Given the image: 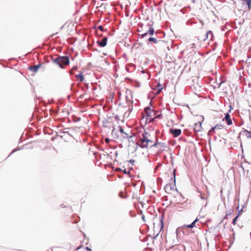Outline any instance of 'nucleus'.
I'll list each match as a JSON object with an SVG mask.
<instances>
[{
  "label": "nucleus",
  "instance_id": "1",
  "mask_svg": "<svg viewBox=\"0 0 251 251\" xmlns=\"http://www.w3.org/2000/svg\"><path fill=\"white\" fill-rule=\"evenodd\" d=\"M142 137L138 141L136 144L142 149L147 148L149 146L151 147H158L159 146L161 145V143H158L157 142L154 144H152V142L151 140V136L147 132L145 131L142 134Z\"/></svg>",
  "mask_w": 251,
  "mask_h": 251
},
{
  "label": "nucleus",
  "instance_id": "2",
  "mask_svg": "<svg viewBox=\"0 0 251 251\" xmlns=\"http://www.w3.org/2000/svg\"><path fill=\"white\" fill-rule=\"evenodd\" d=\"M115 130V128L112 130V134H116L118 137L122 138L123 142L128 140L129 138H131L133 135H134V134L132 133L130 130L129 129L125 130L122 126H118L117 130Z\"/></svg>",
  "mask_w": 251,
  "mask_h": 251
},
{
  "label": "nucleus",
  "instance_id": "3",
  "mask_svg": "<svg viewBox=\"0 0 251 251\" xmlns=\"http://www.w3.org/2000/svg\"><path fill=\"white\" fill-rule=\"evenodd\" d=\"M155 112L154 111H149V112H147V115H146V117L144 116L141 121V125L140 126H143V122H145V124H147V122L149 123L153 122L155 120Z\"/></svg>",
  "mask_w": 251,
  "mask_h": 251
},
{
  "label": "nucleus",
  "instance_id": "4",
  "mask_svg": "<svg viewBox=\"0 0 251 251\" xmlns=\"http://www.w3.org/2000/svg\"><path fill=\"white\" fill-rule=\"evenodd\" d=\"M229 109L228 112L225 114V117L223 118V121H226V124L228 126H230L232 124V120L230 118V115H229V113L231 112V110L233 109V107L231 105H229Z\"/></svg>",
  "mask_w": 251,
  "mask_h": 251
},
{
  "label": "nucleus",
  "instance_id": "5",
  "mask_svg": "<svg viewBox=\"0 0 251 251\" xmlns=\"http://www.w3.org/2000/svg\"><path fill=\"white\" fill-rule=\"evenodd\" d=\"M174 184H167L165 187H164V189L165 190V191L168 193H169L173 189H174V187L175 186V184H176V178H175V173H174Z\"/></svg>",
  "mask_w": 251,
  "mask_h": 251
},
{
  "label": "nucleus",
  "instance_id": "6",
  "mask_svg": "<svg viewBox=\"0 0 251 251\" xmlns=\"http://www.w3.org/2000/svg\"><path fill=\"white\" fill-rule=\"evenodd\" d=\"M42 65V63H39V64H38L35 66H28V70L35 73H36L38 72V71L41 68Z\"/></svg>",
  "mask_w": 251,
  "mask_h": 251
},
{
  "label": "nucleus",
  "instance_id": "7",
  "mask_svg": "<svg viewBox=\"0 0 251 251\" xmlns=\"http://www.w3.org/2000/svg\"><path fill=\"white\" fill-rule=\"evenodd\" d=\"M60 63L62 64L63 63L64 64L69 65L70 64V59L69 56H60Z\"/></svg>",
  "mask_w": 251,
  "mask_h": 251
},
{
  "label": "nucleus",
  "instance_id": "8",
  "mask_svg": "<svg viewBox=\"0 0 251 251\" xmlns=\"http://www.w3.org/2000/svg\"><path fill=\"white\" fill-rule=\"evenodd\" d=\"M170 132L174 137H176L181 134V130L180 129L171 128Z\"/></svg>",
  "mask_w": 251,
  "mask_h": 251
},
{
  "label": "nucleus",
  "instance_id": "9",
  "mask_svg": "<svg viewBox=\"0 0 251 251\" xmlns=\"http://www.w3.org/2000/svg\"><path fill=\"white\" fill-rule=\"evenodd\" d=\"M108 38L107 37H104L101 41L98 40L97 43L100 47H104L107 45Z\"/></svg>",
  "mask_w": 251,
  "mask_h": 251
},
{
  "label": "nucleus",
  "instance_id": "10",
  "mask_svg": "<svg viewBox=\"0 0 251 251\" xmlns=\"http://www.w3.org/2000/svg\"><path fill=\"white\" fill-rule=\"evenodd\" d=\"M126 102L128 104V106H129V108H128V111H129V113H130L131 112V111H132V109H133V100H130L127 96H126Z\"/></svg>",
  "mask_w": 251,
  "mask_h": 251
},
{
  "label": "nucleus",
  "instance_id": "11",
  "mask_svg": "<svg viewBox=\"0 0 251 251\" xmlns=\"http://www.w3.org/2000/svg\"><path fill=\"white\" fill-rule=\"evenodd\" d=\"M60 56L56 57V58H52V61L53 63L57 64L60 68L64 69V67L62 64H60Z\"/></svg>",
  "mask_w": 251,
  "mask_h": 251
},
{
  "label": "nucleus",
  "instance_id": "12",
  "mask_svg": "<svg viewBox=\"0 0 251 251\" xmlns=\"http://www.w3.org/2000/svg\"><path fill=\"white\" fill-rule=\"evenodd\" d=\"M163 89L164 88H158V87L155 86L154 88H153L152 93H153L155 96H156L159 94Z\"/></svg>",
  "mask_w": 251,
  "mask_h": 251
},
{
  "label": "nucleus",
  "instance_id": "13",
  "mask_svg": "<svg viewBox=\"0 0 251 251\" xmlns=\"http://www.w3.org/2000/svg\"><path fill=\"white\" fill-rule=\"evenodd\" d=\"M209 34H211V41L213 40L214 39V35L213 32L211 30H208L206 32L205 34V38H204L203 40L205 41L206 39H208L209 38Z\"/></svg>",
  "mask_w": 251,
  "mask_h": 251
},
{
  "label": "nucleus",
  "instance_id": "14",
  "mask_svg": "<svg viewBox=\"0 0 251 251\" xmlns=\"http://www.w3.org/2000/svg\"><path fill=\"white\" fill-rule=\"evenodd\" d=\"M148 42H153L154 44H156V43H157L159 42H163V41L160 40H157V39L155 37H149L148 38Z\"/></svg>",
  "mask_w": 251,
  "mask_h": 251
},
{
  "label": "nucleus",
  "instance_id": "15",
  "mask_svg": "<svg viewBox=\"0 0 251 251\" xmlns=\"http://www.w3.org/2000/svg\"><path fill=\"white\" fill-rule=\"evenodd\" d=\"M204 120V117L203 116H200L199 117V121L197 123H195L193 126H198V124H199V126H201L202 123Z\"/></svg>",
  "mask_w": 251,
  "mask_h": 251
},
{
  "label": "nucleus",
  "instance_id": "16",
  "mask_svg": "<svg viewBox=\"0 0 251 251\" xmlns=\"http://www.w3.org/2000/svg\"><path fill=\"white\" fill-rule=\"evenodd\" d=\"M75 77L77 78L79 81L80 82H83L84 80V77L83 75L82 72H80L78 75H76Z\"/></svg>",
  "mask_w": 251,
  "mask_h": 251
},
{
  "label": "nucleus",
  "instance_id": "17",
  "mask_svg": "<svg viewBox=\"0 0 251 251\" xmlns=\"http://www.w3.org/2000/svg\"><path fill=\"white\" fill-rule=\"evenodd\" d=\"M242 134L246 136L247 138H251V131L244 129Z\"/></svg>",
  "mask_w": 251,
  "mask_h": 251
},
{
  "label": "nucleus",
  "instance_id": "18",
  "mask_svg": "<svg viewBox=\"0 0 251 251\" xmlns=\"http://www.w3.org/2000/svg\"><path fill=\"white\" fill-rule=\"evenodd\" d=\"M154 32V29L152 27H150L149 30L147 31L148 34H149L150 35H153Z\"/></svg>",
  "mask_w": 251,
  "mask_h": 251
},
{
  "label": "nucleus",
  "instance_id": "19",
  "mask_svg": "<svg viewBox=\"0 0 251 251\" xmlns=\"http://www.w3.org/2000/svg\"><path fill=\"white\" fill-rule=\"evenodd\" d=\"M191 127L196 132L201 131L202 128V126H191Z\"/></svg>",
  "mask_w": 251,
  "mask_h": 251
},
{
  "label": "nucleus",
  "instance_id": "20",
  "mask_svg": "<svg viewBox=\"0 0 251 251\" xmlns=\"http://www.w3.org/2000/svg\"><path fill=\"white\" fill-rule=\"evenodd\" d=\"M155 112V119H162V114L160 112L159 113H158V112Z\"/></svg>",
  "mask_w": 251,
  "mask_h": 251
},
{
  "label": "nucleus",
  "instance_id": "21",
  "mask_svg": "<svg viewBox=\"0 0 251 251\" xmlns=\"http://www.w3.org/2000/svg\"><path fill=\"white\" fill-rule=\"evenodd\" d=\"M63 132L68 133L69 135H71L72 129L71 128H65L63 129Z\"/></svg>",
  "mask_w": 251,
  "mask_h": 251
},
{
  "label": "nucleus",
  "instance_id": "22",
  "mask_svg": "<svg viewBox=\"0 0 251 251\" xmlns=\"http://www.w3.org/2000/svg\"><path fill=\"white\" fill-rule=\"evenodd\" d=\"M144 111L145 112L146 115H147V112H149V111H153V110L151 109L150 106H148L144 108Z\"/></svg>",
  "mask_w": 251,
  "mask_h": 251
},
{
  "label": "nucleus",
  "instance_id": "23",
  "mask_svg": "<svg viewBox=\"0 0 251 251\" xmlns=\"http://www.w3.org/2000/svg\"><path fill=\"white\" fill-rule=\"evenodd\" d=\"M78 69V66H74L71 70L69 71V74L71 75H73V73L72 72L73 71H76Z\"/></svg>",
  "mask_w": 251,
  "mask_h": 251
},
{
  "label": "nucleus",
  "instance_id": "24",
  "mask_svg": "<svg viewBox=\"0 0 251 251\" xmlns=\"http://www.w3.org/2000/svg\"><path fill=\"white\" fill-rule=\"evenodd\" d=\"M219 127L220 126H214L213 128H212L209 131V134H211L212 135L213 134V132H214V129L216 128V127ZM219 129H220V128H218Z\"/></svg>",
  "mask_w": 251,
  "mask_h": 251
},
{
  "label": "nucleus",
  "instance_id": "25",
  "mask_svg": "<svg viewBox=\"0 0 251 251\" xmlns=\"http://www.w3.org/2000/svg\"><path fill=\"white\" fill-rule=\"evenodd\" d=\"M160 228L161 229L163 227V217H161L160 219Z\"/></svg>",
  "mask_w": 251,
  "mask_h": 251
},
{
  "label": "nucleus",
  "instance_id": "26",
  "mask_svg": "<svg viewBox=\"0 0 251 251\" xmlns=\"http://www.w3.org/2000/svg\"><path fill=\"white\" fill-rule=\"evenodd\" d=\"M218 45V44L217 42H215L214 44L212 46V50H215L216 48H217Z\"/></svg>",
  "mask_w": 251,
  "mask_h": 251
},
{
  "label": "nucleus",
  "instance_id": "27",
  "mask_svg": "<svg viewBox=\"0 0 251 251\" xmlns=\"http://www.w3.org/2000/svg\"><path fill=\"white\" fill-rule=\"evenodd\" d=\"M199 221L198 219H196L194 222H193L191 225L193 226V227H195L196 226V222Z\"/></svg>",
  "mask_w": 251,
  "mask_h": 251
},
{
  "label": "nucleus",
  "instance_id": "28",
  "mask_svg": "<svg viewBox=\"0 0 251 251\" xmlns=\"http://www.w3.org/2000/svg\"><path fill=\"white\" fill-rule=\"evenodd\" d=\"M148 35V33L146 32L143 34H139V36L141 37V38H144L146 35Z\"/></svg>",
  "mask_w": 251,
  "mask_h": 251
},
{
  "label": "nucleus",
  "instance_id": "29",
  "mask_svg": "<svg viewBox=\"0 0 251 251\" xmlns=\"http://www.w3.org/2000/svg\"><path fill=\"white\" fill-rule=\"evenodd\" d=\"M238 216H239V215H237L235 218L233 219L232 222V224L235 225L236 220H237V218H238Z\"/></svg>",
  "mask_w": 251,
  "mask_h": 251
},
{
  "label": "nucleus",
  "instance_id": "30",
  "mask_svg": "<svg viewBox=\"0 0 251 251\" xmlns=\"http://www.w3.org/2000/svg\"><path fill=\"white\" fill-rule=\"evenodd\" d=\"M88 88H89V85H88V84H86L85 85V86L84 87V88H82V89H83V90H85V89L87 90V89H88Z\"/></svg>",
  "mask_w": 251,
  "mask_h": 251
},
{
  "label": "nucleus",
  "instance_id": "31",
  "mask_svg": "<svg viewBox=\"0 0 251 251\" xmlns=\"http://www.w3.org/2000/svg\"><path fill=\"white\" fill-rule=\"evenodd\" d=\"M185 226L187 228H193V226L191 225V224L188 225H185V226Z\"/></svg>",
  "mask_w": 251,
  "mask_h": 251
},
{
  "label": "nucleus",
  "instance_id": "32",
  "mask_svg": "<svg viewBox=\"0 0 251 251\" xmlns=\"http://www.w3.org/2000/svg\"><path fill=\"white\" fill-rule=\"evenodd\" d=\"M151 23H148L147 24V26L150 27H152L153 25V22L152 21L151 22Z\"/></svg>",
  "mask_w": 251,
  "mask_h": 251
},
{
  "label": "nucleus",
  "instance_id": "33",
  "mask_svg": "<svg viewBox=\"0 0 251 251\" xmlns=\"http://www.w3.org/2000/svg\"><path fill=\"white\" fill-rule=\"evenodd\" d=\"M84 95H85L84 94H82V95H80L79 96V97L78 98V99H82L84 98Z\"/></svg>",
  "mask_w": 251,
  "mask_h": 251
},
{
  "label": "nucleus",
  "instance_id": "34",
  "mask_svg": "<svg viewBox=\"0 0 251 251\" xmlns=\"http://www.w3.org/2000/svg\"><path fill=\"white\" fill-rule=\"evenodd\" d=\"M156 87H158V88H163L162 86V85L160 83H158L157 84V85L156 86Z\"/></svg>",
  "mask_w": 251,
  "mask_h": 251
},
{
  "label": "nucleus",
  "instance_id": "35",
  "mask_svg": "<svg viewBox=\"0 0 251 251\" xmlns=\"http://www.w3.org/2000/svg\"><path fill=\"white\" fill-rule=\"evenodd\" d=\"M124 173L126 174H128L129 173V171H127L126 170V169H125L124 171H123Z\"/></svg>",
  "mask_w": 251,
  "mask_h": 251
},
{
  "label": "nucleus",
  "instance_id": "36",
  "mask_svg": "<svg viewBox=\"0 0 251 251\" xmlns=\"http://www.w3.org/2000/svg\"><path fill=\"white\" fill-rule=\"evenodd\" d=\"M138 26H139L140 27L142 28V27H143V23H139V24H138Z\"/></svg>",
  "mask_w": 251,
  "mask_h": 251
},
{
  "label": "nucleus",
  "instance_id": "37",
  "mask_svg": "<svg viewBox=\"0 0 251 251\" xmlns=\"http://www.w3.org/2000/svg\"><path fill=\"white\" fill-rule=\"evenodd\" d=\"M200 197H201V198L202 200H204V199H206V197H205L204 196H203L202 194H201L200 195Z\"/></svg>",
  "mask_w": 251,
  "mask_h": 251
},
{
  "label": "nucleus",
  "instance_id": "38",
  "mask_svg": "<svg viewBox=\"0 0 251 251\" xmlns=\"http://www.w3.org/2000/svg\"><path fill=\"white\" fill-rule=\"evenodd\" d=\"M98 29L100 30H102L103 26L102 25H99L98 26Z\"/></svg>",
  "mask_w": 251,
  "mask_h": 251
},
{
  "label": "nucleus",
  "instance_id": "39",
  "mask_svg": "<svg viewBox=\"0 0 251 251\" xmlns=\"http://www.w3.org/2000/svg\"><path fill=\"white\" fill-rule=\"evenodd\" d=\"M80 120V118L79 117H76V119L75 120V122H76L77 121H79Z\"/></svg>",
  "mask_w": 251,
  "mask_h": 251
},
{
  "label": "nucleus",
  "instance_id": "40",
  "mask_svg": "<svg viewBox=\"0 0 251 251\" xmlns=\"http://www.w3.org/2000/svg\"><path fill=\"white\" fill-rule=\"evenodd\" d=\"M80 120V118L79 117H76V119L75 120V122H76L77 121H79Z\"/></svg>",
  "mask_w": 251,
  "mask_h": 251
},
{
  "label": "nucleus",
  "instance_id": "41",
  "mask_svg": "<svg viewBox=\"0 0 251 251\" xmlns=\"http://www.w3.org/2000/svg\"><path fill=\"white\" fill-rule=\"evenodd\" d=\"M148 99H151V100H153V98H151V95H148Z\"/></svg>",
  "mask_w": 251,
  "mask_h": 251
},
{
  "label": "nucleus",
  "instance_id": "42",
  "mask_svg": "<svg viewBox=\"0 0 251 251\" xmlns=\"http://www.w3.org/2000/svg\"><path fill=\"white\" fill-rule=\"evenodd\" d=\"M71 97V95H68V96H67V99H68V100H70Z\"/></svg>",
  "mask_w": 251,
  "mask_h": 251
},
{
  "label": "nucleus",
  "instance_id": "43",
  "mask_svg": "<svg viewBox=\"0 0 251 251\" xmlns=\"http://www.w3.org/2000/svg\"><path fill=\"white\" fill-rule=\"evenodd\" d=\"M105 142L106 143H108L109 142V139L108 138H106L105 139Z\"/></svg>",
  "mask_w": 251,
  "mask_h": 251
},
{
  "label": "nucleus",
  "instance_id": "44",
  "mask_svg": "<svg viewBox=\"0 0 251 251\" xmlns=\"http://www.w3.org/2000/svg\"><path fill=\"white\" fill-rule=\"evenodd\" d=\"M86 249L88 251H91V250L90 249H89L88 247H86Z\"/></svg>",
  "mask_w": 251,
  "mask_h": 251
},
{
  "label": "nucleus",
  "instance_id": "45",
  "mask_svg": "<svg viewBox=\"0 0 251 251\" xmlns=\"http://www.w3.org/2000/svg\"><path fill=\"white\" fill-rule=\"evenodd\" d=\"M224 82H225V81H221V82H220V84H219V86H220L222 83H224Z\"/></svg>",
  "mask_w": 251,
  "mask_h": 251
},
{
  "label": "nucleus",
  "instance_id": "46",
  "mask_svg": "<svg viewBox=\"0 0 251 251\" xmlns=\"http://www.w3.org/2000/svg\"><path fill=\"white\" fill-rule=\"evenodd\" d=\"M209 38H210V40H211V34H209Z\"/></svg>",
  "mask_w": 251,
  "mask_h": 251
},
{
  "label": "nucleus",
  "instance_id": "47",
  "mask_svg": "<svg viewBox=\"0 0 251 251\" xmlns=\"http://www.w3.org/2000/svg\"><path fill=\"white\" fill-rule=\"evenodd\" d=\"M239 25H242V23H241V22H240L239 23Z\"/></svg>",
  "mask_w": 251,
  "mask_h": 251
},
{
  "label": "nucleus",
  "instance_id": "48",
  "mask_svg": "<svg viewBox=\"0 0 251 251\" xmlns=\"http://www.w3.org/2000/svg\"><path fill=\"white\" fill-rule=\"evenodd\" d=\"M119 98H120V97H121V93H119Z\"/></svg>",
  "mask_w": 251,
  "mask_h": 251
},
{
  "label": "nucleus",
  "instance_id": "49",
  "mask_svg": "<svg viewBox=\"0 0 251 251\" xmlns=\"http://www.w3.org/2000/svg\"><path fill=\"white\" fill-rule=\"evenodd\" d=\"M43 103H44V104H45V105L46 104V102L45 101H43Z\"/></svg>",
  "mask_w": 251,
  "mask_h": 251
},
{
  "label": "nucleus",
  "instance_id": "50",
  "mask_svg": "<svg viewBox=\"0 0 251 251\" xmlns=\"http://www.w3.org/2000/svg\"><path fill=\"white\" fill-rule=\"evenodd\" d=\"M216 126H222L221 125H219L218 124H216Z\"/></svg>",
  "mask_w": 251,
  "mask_h": 251
},
{
  "label": "nucleus",
  "instance_id": "51",
  "mask_svg": "<svg viewBox=\"0 0 251 251\" xmlns=\"http://www.w3.org/2000/svg\"><path fill=\"white\" fill-rule=\"evenodd\" d=\"M249 86L250 87H251V84H250L249 85Z\"/></svg>",
  "mask_w": 251,
  "mask_h": 251
},
{
  "label": "nucleus",
  "instance_id": "52",
  "mask_svg": "<svg viewBox=\"0 0 251 251\" xmlns=\"http://www.w3.org/2000/svg\"><path fill=\"white\" fill-rule=\"evenodd\" d=\"M192 1H193V3H195V0H192Z\"/></svg>",
  "mask_w": 251,
  "mask_h": 251
},
{
  "label": "nucleus",
  "instance_id": "53",
  "mask_svg": "<svg viewBox=\"0 0 251 251\" xmlns=\"http://www.w3.org/2000/svg\"><path fill=\"white\" fill-rule=\"evenodd\" d=\"M138 32H140V31H140V29H138Z\"/></svg>",
  "mask_w": 251,
  "mask_h": 251
},
{
  "label": "nucleus",
  "instance_id": "54",
  "mask_svg": "<svg viewBox=\"0 0 251 251\" xmlns=\"http://www.w3.org/2000/svg\"><path fill=\"white\" fill-rule=\"evenodd\" d=\"M119 105H121V103H119Z\"/></svg>",
  "mask_w": 251,
  "mask_h": 251
},
{
  "label": "nucleus",
  "instance_id": "55",
  "mask_svg": "<svg viewBox=\"0 0 251 251\" xmlns=\"http://www.w3.org/2000/svg\"><path fill=\"white\" fill-rule=\"evenodd\" d=\"M142 218H143V219L144 220V216H142Z\"/></svg>",
  "mask_w": 251,
  "mask_h": 251
},
{
  "label": "nucleus",
  "instance_id": "56",
  "mask_svg": "<svg viewBox=\"0 0 251 251\" xmlns=\"http://www.w3.org/2000/svg\"><path fill=\"white\" fill-rule=\"evenodd\" d=\"M49 102L50 103V100H49Z\"/></svg>",
  "mask_w": 251,
  "mask_h": 251
}]
</instances>
